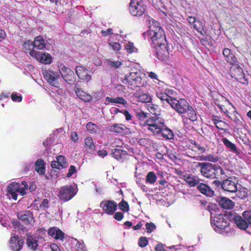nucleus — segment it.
Wrapping results in <instances>:
<instances>
[{
  "instance_id": "31",
  "label": "nucleus",
  "mask_w": 251,
  "mask_h": 251,
  "mask_svg": "<svg viewBox=\"0 0 251 251\" xmlns=\"http://www.w3.org/2000/svg\"><path fill=\"white\" fill-rule=\"evenodd\" d=\"M146 107L150 113L154 115V116H158L160 115V108L158 105L150 102L146 105Z\"/></svg>"
},
{
  "instance_id": "28",
  "label": "nucleus",
  "mask_w": 251,
  "mask_h": 251,
  "mask_svg": "<svg viewBox=\"0 0 251 251\" xmlns=\"http://www.w3.org/2000/svg\"><path fill=\"white\" fill-rule=\"evenodd\" d=\"M219 205L226 209H231L234 207V203L231 200L225 197L220 198L218 201Z\"/></svg>"
},
{
  "instance_id": "49",
  "label": "nucleus",
  "mask_w": 251,
  "mask_h": 251,
  "mask_svg": "<svg viewBox=\"0 0 251 251\" xmlns=\"http://www.w3.org/2000/svg\"><path fill=\"white\" fill-rule=\"evenodd\" d=\"M149 243L148 239L146 237H141L138 240V246L141 248L146 247Z\"/></svg>"
},
{
  "instance_id": "25",
  "label": "nucleus",
  "mask_w": 251,
  "mask_h": 251,
  "mask_svg": "<svg viewBox=\"0 0 251 251\" xmlns=\"http://www.w3.org/2000/svg\"><path fill=\"white\" fill-rule=\"evenodd\" d=\"M197 189L201 194L207 197H212L214 194V191L208 185L203 183H199Z\"/></svg>"
},
{
  "instance_id": "37",
  "label": "nucleus",
  "mask_w": 251,
  "mask_h": 251,
  "mask_svg": "<svg viewBox=\"0 0 251 251\" xmlns=\"http://www.w3.org/2000/svg\"><path fill=\"white\" fill-rule=\"evenodd\" d=\"M216 178L217 176H220L221 178L225 179L228 177L227 175V171L223 169L222 167L218 164H216Z\"/></svg>"
},
{
  "instance_id": "6",
  "label": "nucleus",
  "mask_w": 251,
  "mask_h": 251,
  "mask_svg": "<svg viewBox=\"0 0 251 251\" xmlns=\"http://www.w3.org/2000/svg\"><path fill=\"white\" fill-rule=\"evenodd\" d=\"M77 191V188L72 185L62 186L59 190L57 197L60 201L67 202L72 200L76 195Z\"/></svg>"
},
{
  "instance_id": "48",
  "label": "nucleus",
  "mask_w": 251,
  "mask_h": 251,
  "mask_svg": "<svg viewBox=\"0 0 251 251\" xmlns=\"http://www.w3.org/2000/svg\"><path fill=\"white\" fill-rule=\"evenodd\" d=\"M86 128L90 133H93L96 132L98 126L96 124L92 122H89L86 125Z\"/></svg>"
},
{
  "instance_id": "4",
  "label": "nucleus",
  "mask_w": 251,
  "mask_h": 251,
  "mask_svg": "<svg viewBox=\"0 0 251 251\" xmlns=\"http://www.w3.org/2000/svg\"><path fill=\"white\" fill-rule=\"evenodd\" d=\"M164 120L159 116H152L149 118L143 124V126H147V129L154 134L158 135L164 127Z\"/></svg>"
},
{
  "instance_id": "39",
  "label": "nucleus",
  "mask_w": 251,
  "mask_h": 251,
  "mask_svg": "<svg viewBox=\"0 0 251 251\" xmlns=\"http://www.w3.org/2000/svg\"><path fill=\"white\" fill-rule=\"evenodd\" d=\"M137 98L138 101L143 103H149L152 100L151 97L150 95L144 93L139 94L137 96Z\"/></svg>"
},
{
  "instance_id": "13",
  "label": "nucleus",
  "mask_w": 251,
  "mask_h": 251,
  "mask_svg": "<svg viewBox=\"0 0 251 251\" xmlns=\"http://www.w3.org/2000/svg\"><path fill=\"white\" fill-rule=\"evenodd\" d=\"M45 79L52 86L58 88L59 83L58 79L59 75L57 72H54L51 70H45L43 73Z\"/></svg>"
},
{
  "instance_id": "19",
  "label": "nucleus",
  "mask_w": 251,
  "mask_h": 251,
  "mask_svg": "<svg viewBox=\"0 0 251 251\" xmlns=\"http://www.w3.org/2000/svg\"><path fill=\"white\" fill-rule=\"evenodd\" d=\"M56 160L51 162V166L52 168L61 170L65 168L68 166L67 159L64 155H58L56 157Z\"/></svg>"
},
{
  "instance_id": "36",
  "label": "nucleus",
  "mask_w": 251,
  "mask_h": 251,
  "mask_svg": "<svg viewBox=\"0 0 251 251\" xmlns=\"http://www.w3.org/2000/svg\"><path fill=\"white\" fill-rule=\"evenodd\" d=\"M162 136L163 138L167 139H172L174 138V133L172 130L168 128L164 124V128H162L160 131Z\"/></svg>"
},
{
  "instance_id": "23",
  "label": "nucleus",
  "mask_w": 251,
  "mask_h": 251,
  "mask_svg": "<svg viewBox=\"0 0 251 251\" xmlns=\"http://www.w3.org/2000/svg\"><path fill=\"white\" fill-rule=\"evenodd\" d=\"M74 90L77 97L84 102H90L92 100V96L82 90L81 88L75 86Z\"/></svg>"
},
{
  "instance_id": "52",
  "label": "nucleus",
  "mask_w": 251,
  "mask_h": 251,
  "mask_svg": "<svg viewBox=\"0 0 251 251\" xmlns=\"http://www.w3.org/2000/svg\"><path fill=\"white\" fill-rule=\"evenodd\" d=\"M146 227L147 230V232L149 233H151L156 228V226L152 223H147L146 224Z\"/></svg>"
},
{
  "instance_id": "14",
  "label": "nucleus",
  "mask_w": 251,
  "mask_h": 251,
  "mask_svg": "<svg viewBox=\"0 0 251 251\" xmlns=\"http://www.w3.org/2000/svg\"><path fill=\"white\" fill-rule=\"evenodd\" d=\"M18 219L25 226L32 225L34 222L33 212L29 210L21 211L17 214Z\"/></svg>"
},
{
  "instance_id": "1",
  "label": "nucleus",
  "mask_w": 251,
  "mask_h": 251,
  "mask_svg": "<svg viewBox=\"0 0 251 251\" xmlns=\"http://www.w3.org/2000/svg\"><path fill=\"white\" fill-rule=\"evenodd\" d=\"M174 90L166 88L164 90L158 87L156 92V97L164 103L166 101L179 114H184L185 117L194 122L197 120L196 111L188 102L185 99H176L173 97Z\"/></svg>"
},
{
  "instance_id": "42",
  "label": "nucleus",
  "mask_w": 251,
  "mask_h": 251,
  "mask_svg": "<svg viewBox=\"0 0 251 251\" xmlns=\"http://www.w3.org/2000/svg\"><path fill=\"white\" fill-rule=\"evenodd\" d=\"M12 225L15 228H17L18 230L25 232L27 231V228L22 224L20 221L15 220L13 221Z\"/></svg>"
},
{
  "instance_id": "63",
  "label": "nucleus",
  "mask_w": 251,
  "mask_h": 251,
  "mask_svg": "<svg viewBox=\"0 0 251 251\" xmlns=\"http://www.w3.org/2000/svg\"><path fill=\"white\" fill-rule=\"evenodd\" d=\"M123 113L125 116L126 120L129 121L131 119L132 116L127 110L125 109Z\"/></svg>"
},
{
  "instance_id": "56",
  "label": "nucleus",
  "mask_w": 251,
  "mask_h": 251,
  "mask_svg": "<svg viewBox=\"0 0 251 251\" xmlns=\"http://www.w3.org/2000/svg\"><path fill=\"white\" fill-rule=\"evenodd\" d=\"M22 96L21 95L18 96L15 93H12L11 95V99L13 101L21 102L22 100Z\"/></svg>"
},
{
  "instance_id": "64",
  "label": "nucleus",
  "mask_w": 251,
  "mask_h": 251,
  "mask_svg": "<svg viewBox=\"0 0 251 251\" xmlns=\"http://www.w3.org/2000/svg\"><path fill=\"white\" fill-rule=\"evenodd\" d=\"M50 249L52 251H61V249L58 245L52 244L50 245Z\"/></svg>"
},
{
  "instance_id": "9",
  "label": "nucleus",
  "mask_w": 251,
  "mask_h": 251,
  "mask_svg": "<svg viewBox=\"0 0 251 251\" xmlns=\"http://www.w3.org/2000/svg\"><path fill=\"white\" fill-rule=\"evenodd\" d=\"M196 167L200 168V172L203 177L210 179L216 178V164L198 162Z\"/></svg>"
},
{
  "instance_id": "59",
  "label": "nucleus",
  "mask_w": 251,
  "mask_h": 251,
  "mask_svg": "<svg viewBox=\"0 0 251 251\" xmlns=\"http://www.w3.org/2000/svg\"><path fill=\"white\" fill-rule=\"evenodd\" d=\"M114 218L118 221H121L124 218V214L121 212H116L114 214Z\"/></svg>"
},
{
  "instance_id": "51",
  "label": "nucleus",
  "mask_w": 251,
  "mask_h": 251,
  "mask_svg": "<svg viewBox=\"0 0 251 251\" xmlns=\"http://www.w3.org/2000/svg\"><path fill=\"white\" fill-rule=\"evenodd\" d=\"M109 45L114 51H118L121 49V46L118 42H111L109 43Z\"/></svg>"
},
{
  "instance_id": "32",
  "label": "nucleus",
  "mask_w": 251,
  "mask_h": 251,
  "mask_svg": "<svg viewBox=\"0 0 251 251\" xmlns=\"http://www.w3.org/2000/svg\"><path fill=\"white\" fill-rule=\"evenodd\" d=\"M33 44L34 48L38 50H43L46 46L44 40L41 36H37L35 38L34 41L33 42Z\"/></svg>"
},
{
  "instance_id": "54",
  "label": "nucleus",
  "mask_w": 251,
  "mask_h": 251,
  "mask_svg": "<svg viewBox=\"0 0 251 251\" xmlns=\"http://www.w3.org/2000/svg\"><path fill=\"white\" fill-rule=\"evenodd\" d=\"M136 117L140 121H144L147 118V113L143 111L136 112Z\"/></svg>"
},
{
  "instance_id": "10",
  "label": "nucleus",
  "mask_w": 251,
  "mask_h": 251,
  "mask_svg": "<svg viewBox=\"0 0 251 251\" xmlns=\"http://www.w3.org/2000/svg\"><path fill=\"white\" fill-rule=\"evenodd\" d=\"M229 73L232 78H235L241 83L244 85L248 84V79L246 78L243 69L240 66L239 62L231 66Z\"/></svg>"
},
{
  "instance_id": "3",
  "label": "nucleus",
  "mask_w": 251,
  "mask_h": 251,
  "mask_svg": "<svg viewBox=\"0 0 251 251\" xmlns=\"http://www.w3.org/2000/svg\"><path fill=\"white\" fill-rule=\"evenodd\" d=\"M222 98L223 100V103H218L217 106L225 114L228 116L237 125H239L241 123V122L237 116L239 115V113L236 111L235 107L228 100L223 97Z\"/></svg>"
},
{
  "instance_id": "55",
  "label": "nucleus",
  "mask_w": 251,
  "mask_h": 251,
  "mask_svg": "<svg viewBox=\"0 0 251 251\" xmlns=\"http://www.w3.org/2000/svg\"><path fill=\"white\" fill-rule=\"evenodd\" d=\"M77 251H87V248L83 243H77L76 245Z\"/></svg>"
},
{
  "instance_id": "45",
  "label": "nucleus",
  "mask_w": 251,
  "mask_h": 251,
  "mask_svg": "<svg viewBox=\"0 0 251 251\" xmlns=\"http://www.w3.org/2000/svg\"><path fill=\"white\" fill-rule=\"evenodd\" d=\"M119 208L124 212H128L129 211V206L127 201L123 199L118 204Z\"/></svg>"
},
{
  "instance_id": "22",
  "label": "nucleus",
  "mask_w": 251,
  "mask_h": 251,
  "mask_svg": "<svg viewBox=\"0 0 251 251\" xmlns=\"http://www.w3.org/2000/svg\"><path fill=\"white\" fill-rule=\"evenodd\" d=\"M48 233L50 236L56 240L63 241L64 238V233L60 229L55 226L50 228Z\"/></svg>"
},
{
  "instance_id": "20",
  "label": "nucleus",
  "mask_w": 251,
  "mask_h": 251,
  "mask_svg": "<svg viewBox=\"0 0 251 251\" xmlns=\"http://www.w3.org/2000/svg\"><path fill=\"white\" fill-rule=\"evenodd\" d=\"M75 73L79 78L87 82L89 81L91 78V75L87 73V69L82 66H77L75 67Z\"/></svg>"
},
{
  "instance_id": "27",
  "label": "nucleus",
  "mask_w": 251,
  "mask_h": 251,
  "mask_svg": "<svg viewBox=\"0 0 251 251\" xmlns=\"http://www.w3.org/2000/svg\"><path fill=\"white\" fill-rule=\"evenodd\" d=\"M107 129L111 132L124 134L126 132L127 128L123 124H115L113 125L108 126Z\"/></svg>"
},
{
  "instance_id": "43",
  "label": "nucleus",
  "mask_w": 251,
  "mask_h": 251,
  "mask_svg": "<svg viewBox=\"0 0 251 251\" xmlns=\"http://www.w3.org/2000/svg\"><path fill=\"white\" fill-rule=\"evenodd\" d=\"M24 48L25 49V52L28 53L30 55L32 51H35L34 50V47L33 44V42L28 40L24 43Z\"/></svg>"
},
{
  "instance_id": "15",
  "label": "nucleus",
  "mask_w": 251,
  "mask_h": 251,
  "mask_svg": "<svg viewBox=\"0 0 251 251\" xmlns=\"http://www.w3.org/2000/svg\"><path fill=\"white\" fill-rule=\"evenodd\" d=\"M100 206L105 213L110 215H113L117 209V204L114 201H103L100 202Z\"/></svg>"
},
{
  "instance_id": "30",
  "label": "nucleus",
  "mask_w": 251,
  "mask_h": 251,
  "mask_svg": "<svg viewBox=\"0 0 251 251\" xmlns=\"http://www.w3.org/2000/svg\"><path fill=\"white\" fill-rule=\"evenodd\" d=\"M128 153L127 151H124L119 149H114L112 151V155L113 157L118 161L122 162L126 158Z\"/></svg>"
},
{
  "instance_id": "5",
  "label": "nucleus",
  "mask_w": 251,
  "mask_h": 251,
  "mask_svg": "<svg viewBox=\"0 0 251 251\" xmlns=\"http://www.w3.org/2000/svg\"><path fill=\"white\" fill-rule=\"evenodd\" d=\"M141 75V72H131L125 76L123 82L129 89L134 90L137 87L143 85Z\"/></svg>"
},
{
  "instance_id": "57",
  "label": "nucleus",
  "mask_w": 251,
  "mask_h": 251,
  "mask_svg": "<svg viewBox=\"0 0 251 251\" xmlns=\"http://www.w3.org/2000/svg\"><path fill=\"white\" fill-rule=\"evenodd\" d=\"M76 172V169L75 166L71 165L67 174V177H71Z\"/></svg>"
},
{
  "instance_id": "8",
  "label": "nucleus",
  "mask_w": 251,
  "mask_h": 251,
  "mask_svg": "<svg viewBox=\"0 0 251 251\" xmlns=\"http://www.w3.org/2000/svg\"><path fill=\"white\" fill-rule=\"evenodd\" d=\"M28 185L26 181H23L21 184L16 182H12L9 185L7 191L11 195L12 198L14 200H17V193L23 196L26 194V190L27 189Z\"/></svg>"
},
{
  "instance_id": "11",
  "label": "nucleus",
  "mask_w": 251,
  "mask_h": 251,
  "mask_svg": "<svg viewBox=\"0 0 251 251\" xmlns=\"http://www.w3.org/2000/svg\"><path fill=\"white\" fill-rule=\"evenodd\" d=\"M211 223L214 229L217 231L218 229H224L228 227L229 220L226 216L220 214L214 216Z\"/></svg>"
},
{
  "instance_id": "62",
  "label": "nucleus",
  "mask_w": 251,
  "mask_h": 251,
  "mask_svg": "<svg viewBox=\"0 0 251 251\" xmlns=\"http://www.w3.org/2000/svg\"><path fill=\"white\" fill-rule=\"evenodd\" d=\"M49 201L47 199H45L43 200L41 204L40 205V207H44V208H48L49 207Z\"/></svg>"
},
{
  "instance_id": "7",
  "label": "nucleus",
  "mask_w": 251,
  "mask_h": 251,
  "mask_svg": "<svg viewBox=\"0 0 251 251\" xmlns=\"http://www.w3.org/2000/svg\"><path fill=\"white\" fill-rule=\"evenodd\" d=\"M147 8L143 0H130L128 10L132 16L139 17L146 13Z\"/></svg>"
},
{
  "instance_id": "33",
  "label": "nucleus",
  "mask_w": 251,
  "mask_h": 251,
  "mask_svg": "<svg viewBox=\"0 0 251 251\" xmlns=\"http://www.w3.org/2000/svg\"><path fill=\"white\" fill-rule=\"evenodd\" d=\"M223 143L225 145V146L228 149L231 151L236 153L239 154L240 152L237 150V148L235 145L232 142H231L228 139L226 138H224L222 140Z\"/></svg>"
},
{
  "instance_id": "34",
  "label": "nucleus",
  "mask_w": 251,
  "mask_h": 251,
  "mask_svg": "<svg viewBox=\"0 0 251 251\" xmlns=\"http://www.w3.org/2000/svg\"><path fill=\"white\" fill-rule=\"evenodd\" d=\"M105 100L108 103H113L116 104H121L124 105L127 104L126 100L123 97H118L115 98H111L110 97H106Z\"/></svg>"
},
{
  "instance_id": "53",
  "label": "nucleus",
  "mask_w": 251,
  "mask_h": 251,
  "mask_svg": "<svg viewBox=\"0 0 251 251\" xmlns=\"http://www.w3.org/2000/svg\"><path fill=\"white\" fill-rule=\"evenodd\" d=\"M228 125L225 122L223 121H221L219 122L218 124L215 125L216 128L221 130H224V131H226V129L225 128Z\"/></svg>"
},
{
  "instance_id": "2",
  "label": "nucleus",
  "mask_w": 251,
  "mask_h": 251,
  "mask_svg": "<svg viewBox=\"0 0 251 251\" xmlns=\"http://www.w3.org/2000/svg\"><path fill=\"white\" fill-rule=\"evenodd\" d=\"M151 25L150 26L149 34L154 46L163 45L167 43L164 31L159 24L151 19Z\"/></svg>"
},
{
  "instance_id": "40",
  "label": "nucleus",
  "mask_w": 251,
  "mask_h": 251,
  "mask_svg": "<svg viewBox=\"0 0 251 251\" xmlns=\"http://www.w3.org/2000/svg\"><path fill=\"white\" fill-rule=\"evenodd\" d=\"M157 179V176L153 172H150L146 176V183L153 184Z\"/></svg>"
},
{
  "instance_id": "35",
  "label": "nucleus",
  "mask_w": 251,
  "mask_h": 251,
  "mask_svg": "<svg viewBox=\"0 0 251 251\" xmlns=\"http://www.w3.org/2000/svg\"><path fill=\"white\" fill-rule=\"evenodd\" d=\"M35 170L40 175H43L45 173V167L44 160L41 159H38L35 163Z\"/></svg>"
},
{
  "instance_id": "60",
  "label": "nucleus",
  "mask_w": 251,
  "mask_h": 251,
  "mask_svg": "<svg viewBox=\"0 0 251 251\" xmlns=\"http://www.w3.org/2000/svg\"><path fill=\"white\" fill-rule=\"evenodd\" d=\"M197 150L199 151L201 153H204L205 151V149L203 147L201 146L200 145L196 143L195 141L194 142L193 144Z\"/></svg>"
},
{
  "instance_id": "61",
  "label": "nucleus",
  "mask_w": 251,
  "mask_h": 251,
  "mask_svg": "<svg viewBox=\"0 0 251 251\" xmlns=\"http://www.w3.org/2000/svg\"><path fill=\"white\" fill-rule=\"evenodd\" d=\"M155 251H164L165 248L164 245L162 243L157 244L155 247Z\"/></svg>"
},
{
  "instance_id": "38",
  "label": "nucleus",
  "mask_w": 251,
  "mask_h": 251,
  "mask_svg": "<svg viewBox=\"0 0 251 251\" xmlns=\"http://www.w3.org/2000/svg\"><path fill=\"white\" fill-rule=\"evenodd\" d=\"M85 147L89 151H94L96 149V146L91 137H87L85 139Z\"/></svg>"
},
{
  "instance_id": "24",
  "label": "nucleus",
  "mask_w": 251,
  "mask_h": 251,
  "mask_svg": "<svg viewBox=\"0 0 251 251\" xmlns=\"http://www.w3.org/2000/svg\"><path fill=\"white\" fill-rule=\"evenodd\" d=\"M190 187H194L198 185L200 183V178L194 175L191 174L184 175L182 177Z\"/></svg>"
},
{
  "instance_id": "44",
  "label": "nucleus",
  "mask_w": 251,
  "mask_h": 251,
  "mask_svg": "<svg viewBox=\"0 0 251 251\" xmlns=\"http://www.w3.org/2000/svg\"><path fill=\"white\" fill-rule=\"evenodd\" d=\"M225 58L227 63H229L231 66L239 62L237 58L232 53L229 54L228 56L226 57Z\"/></svg>"
},
{
  "instance_id": "58",
  "label": "nucleus",
  "mask_w": 251,
  "mask_h": 251,
  "mask_svg": "<svg viewBox=\"0 0 251 251\" xmlns=\"http://www.w3.org/2000/svg\"><path fill=\"white\" fill-rule=\"evenodd\" d=\"M101 33L102 35V36L106 37L108 35H112L113 33L112 29L109 28L107 29L106 30H102L101 31Z\"/></svg>"
},
{
  "instance_id": "47",
  "label": "nucleus",
  "mask_w": 251,
  "mask_h": 251,
  "mask_svg": "<svg viewBox=\"0 0 251 251\" xmlns=\"http://www.w3.org/2000/svg\"><path fill=\"white\" fill-rule=\"evenodd\" d=\"M202 157L201 160L208 161L214 163L218 162L219 160V157L212 154H208L205 156H202Z\"/></svg>"
},
{
  "instance_id": "12",
  "label": "nucleus",
  "mask_w": 251,
  "mask_h": 251,
  "mask_svg": "<svg viewBox=\"0 0 251 251\" xmlns=\"http://www.w3.org/2000/svg\"><path fill=\"white\" fill-rule=\"evenodd\" d=\"M238 181L235 176H229L223 180L221 183L222 189L230 193H235L237 190Z\"/></svg>"
},
{
  "instance_id": "26",
  "label": "nucleus",
  "mask_w": 251,
  "mask_h": 251,
  "mask_svg": "<svg viewBox=\"0 0 251 251\" xmlns=\"http://www.w3.org/2000/svg\"><path fill=\"white\" fill-rule=\"evenodd\" d=\"M26 236V244L27 247L32 250H35L38 246V240L31 233H27Z\"/></svg>"
},
{
  "instance_id": "46",
  "label": "nucleus",
  "mask_w": 251,
  "mask_h": 251,
  "mask_svg": "<svg viewBox=\"0 0 251 251\" xmlns=\"http://www.w3.org/2000/svg\"><path fill=\"white\" fill-rule=\"evenodd\" d=\"M192 26L193 28L198 32H199L201 35H203V33L202 32V31L204 30L201 21L197 20L195 23Z\"/></svg>"
},
{
  "instance_id": "29",
  "label": "nucleus",
  "mask_w": 251,
  "mask_h": 251,
  "mask_svg": "<svg viewBox=\"0 0 251 251\" xmlns=\"http://www.w3.org/2000/svg\"><path fill=\"white\" fill-rule=\"evenodd\" d=\"M234 223L239 228L245 230L248 227V223L246 220L239 215H235L233 218Z\"/></svg>"
},
{
  "instance_id": "16",
  "label": "nucleus",
  "mask_w": 251,
  "mask_h": 251,
  "mask_svg": "<svg viewBox=\"0 0 251 251\" xmlns=\"http://www.w3.org/2000/svg\"><path fill=\"white\" fill-rule=\"evenodd\" d=\"M30 56L37 60L45 64H50L52 62L51 55L48 53H41L36 51H32Z\"/></svg>"
},
{
  "instance_id": "21",
  "label": "nucleus",
  "mask_w": 251,
  "mask_h": 251,
  "mask_svg": "<svg viewBox=\"0 0 251 251\" xmlns=\"http://www.w3.org/2000/svg\"><path fill=\"white\" fill-rule=\"evenodd\" d=\"M58 69L60 75L66 81L71 80V77L74 75V72L70 69L66 67L63 64L58 65Z\"/></svg>"
},
{
  "instance_id": "50",
  "label": "nucleus",
  "mask_w": 251,
  "mask_h": 251,
  "mask_svg": "<svg viewBox=\"0 0 251 251\" xmlns=\"http://www.w3.org/2000/svg\"><path fill=\"white\" fill-rule=\"evenodd\" d=\"M125 48L128 53H131L134 52L135 47L133 43L128 42L125 45Z\"/></svg>"
},
{
  "instance_id": "17",
  "label": "nucleus",
  "mask_w": 251,
  "mask_h": 251,
  "mask_svg": "<svg viewBox=\"0 0 251 251\" xmlns=\"http://www.w3.org/2000/svg\"><path fill=\"white\" fill-rule=\"evenodd\" d=\"M10 248L14 251H20L23 247L24 240L21 239L19 235L12 236L9 240Z\"/></svg>"
},
{
  "instance_id": "18",
  "label": "nucleus",
  "mask_w": 251,
  "mask_h": 251,
  "mask_svg": "<svg viewBox=\"0 0 251 251\" xmlns=\"http://www.w3.org/2000/svg\"><path fill=\"white\" fill-rule=\"evenodd\" d=\"M156 50V55L157 58L161 61H164L169 57V52L168 49L167 43L163 45L154 46Z\"/></svg>"
},
{
  "instance_id": "41",
  "label": "nucleus",
  "mask_w": 251,
  "mask_h": 251,
  "mask_svg": "<svg viewBox=\"0 0 251 251\" xmlns=\"http://www.w3.org/2000/svg\"><path fill=\"white\" fill-rule=\"evenodd\" d=\"M236 196L237 197L241 199H245L248 196V190L247 188L242 187L240 188L238 190H237Z\"/></svg>"
}]
</instances>
